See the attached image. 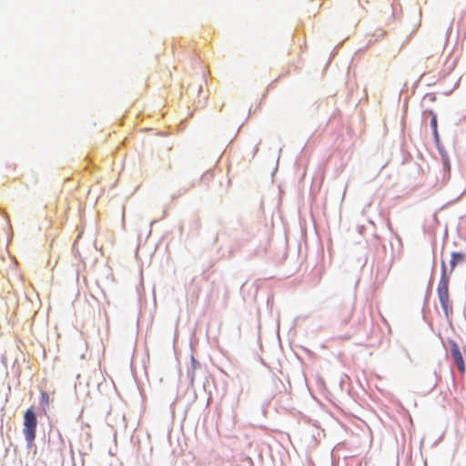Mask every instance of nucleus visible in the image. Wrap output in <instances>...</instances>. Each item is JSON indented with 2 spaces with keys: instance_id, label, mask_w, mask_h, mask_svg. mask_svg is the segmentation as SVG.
<instances>
[{
  "instance_id": "nucleus-1",
  "label": "nucleus",
  "mask_w": 466,
  "mask_h": 466,
  "mask_svg": "<svg viewBox=\"0 0 466 466\" xmlns=\"http://www.w3.org/2000/svg\"><path fill=\"white\" fill-rule=\"evenodd\" d=\"M438 298L446 316L451 311L449 295V277L446 271V265L441 261V276L437 288Z\"/></svg>"
},
{
  "instance_id": "nucleus-2",
  "label": "nucleus",
  "mask_w": 466,
  "mask_h": 466,
  "mask_svg": "<svg viewBox=\"0 0 466 466\" xmlns=\"http://www.w3.org/2000/svg\"><path fill=\"white\" fill-rule=\"evenodd\" d=\"M37 419L33 408H29L24 414L23 433L28 443L35 441L36 436Z\"/></svg>"
},
{
  "instance_id": "nucleus-3",
  "label": "nucleus",
  "mask_w": 466,
  "mask_h": 466,
  "mask_svg": "<svg viewBox=\"0 0 466 466\" xmlns=\"http://www.w3.org/2000/svg\"><path fill=\"white\" fill-rule=\"evenodd\" d=\"M451 354L461 373L465 372V364L462 352L456 342H451Z\"/></svg>"
},
{
  "instance_id": "nucleus-4",
  "label": "nucleus",
  "mask_w": 466,
  "mask_h": 466,
  "mask_svg": "<svg viewBox=\"0 0 466 466\" xmlns=\"http://www.w3.org/2000/svg\"><path fill=\"white\" fill-rule=\"evenodd\" d=\"M466 261V252H458L453 251L451 254V260H450V272H453L455 268L463 262Z\"/></svg>"
},
{
  "instance_id": "nucleus-5",
  "label": "nucleus",
  "mask_w": 466,
  "mask_h": 466,
  "mask_svg": "<svg viewBox=\"0 0 466 466\" xmlns=\"http://www.w3.org/2000/svg\"><path fill=\"white\" fill-rule=\"evenodd\" d=\"M40 402H41L42 405H44L46 407L49 406L50 398H49V395L46 392H45V391L41 392Z\"/></svg>"
},
{
  "instance_id": "nucleus-6",
  "label": "nucleus",
  "mask_w": 466,
  "mask_h": 466,
  "mask_svg": "<svg viewBox=\"0 0 466 466\" xmlns=\"http://www.w3.org/2000/svg\"><path fill=\"white\" fill-rule=\"evenodd\" d=\"M431 125L434 131V134L437 136V118L435 115L431 118Z\"/></svg>"
}]
</instances>
